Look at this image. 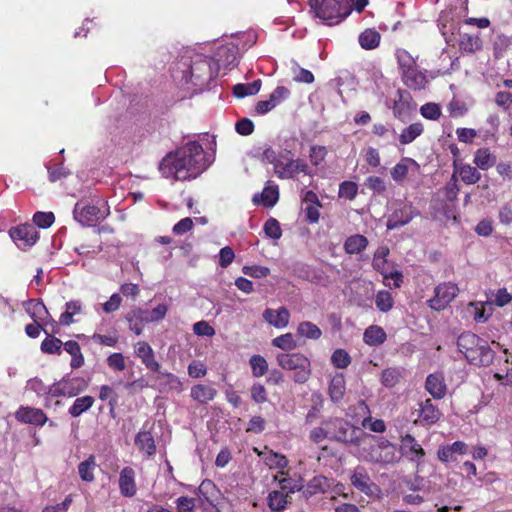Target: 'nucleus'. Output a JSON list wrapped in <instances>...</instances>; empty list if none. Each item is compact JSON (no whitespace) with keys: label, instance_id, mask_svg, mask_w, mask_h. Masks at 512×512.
Segmentation results:
<instances>
[{"label":"nucleus","instance_id":"f257e3e1","mask_svg":"<svg viewBox=\"0 0 512 512\" xmlns=\"http://www.w3.org/2000/svg\"><path fill=\"white\" fill-rule=\"evenodd\" d=\"M209 166L210 162L201 144L190 141L175 152L167 154L159 168L164 177L188 181L200 176Z\"/></svg>","mask_w":512,"mask_h":512},{"label":"nucleus","instance_id":"f03ea898","mask_svg":"<svg viewBox=\"0 0 512 512\" xmlns=\"http://www.w3.org/2000/svg\"><path fill=\"white\" fill-rule=\"evenodd\" d=\"M457 348L469 364L477 367H487L493 363L495 358V351L489 342L470 331L463 332L458 336Z\"/></svg>","mask_w":512,"mask_h":512},{"label":"nucleus","instance_id":"7ed1b4c3","mask_svg":"<svg viewBox=\"0 0 512 512\" xmlns=\"http://www.w3.org/2000/svg\"><path fill=\"white\" fill-rule=\"evenodd\" d=\"M352 0H309L311 11L329 25L339 23L351 13Z\"/></svg>","mask_w":512,"mask_h":512},{"label":"nucleus","instance_id":"20e7f679","mask_svg":"<svg viewBox=\"0 0 512 512\" xmlns=\"http://www.w3.org/2000/svg\"><path fill=\"white\" fill-rule=\"evenodd\" d=\"M276 361L282 369L294 371L293 380L296 383L303 384L311 376V362L301 352L279 353Z\"/></svg>","mask_w":512,"mask_h":512},{"label":"nucleus","instance_id":"39448f33","mask_svg":"<svg viewBox=\"0 0 512 512\" xmlns=\"http://www.w3.org/2000/svg\"><path fill=\"white\" fill-rule=\"evenodd\" d=\"M274 172L280 179H292L298 173L310 174L307 163L302 159H294L292 151L288 149L278 152Z\"/></svg>","mask_w":512,"mask_h":512},{"label":"nucleus","instance_id":"423d86ee","mask_svg":"<svg viewBox=\"0 0 512 512\" xmlns=\"http://www.w3.org/2000/svg\"><path fill=\"white\" fill-rule=\"evenodd\" d=\"M328 439L341 443L359 444L357 429L343 418L335 417L323 421Z\"/></svg>","mask_w":512,"mask_h":512},{"label":"nucleus","instance_id":"0eeeda50","mask_svg":"<svg viewBox=\"0 0 512 512\" xmlns=\"http://www.w3.org/2000/svg\"><path fill=\"white\" fill-rule=\"evenodd\" d=\"M218 75L215 61L212 57L198 55L190 65V79L195 86H204Z\"/></svg>","mask_w":512,"mask_h":512},{"label":"nucleus","instance_id":"6e6552de","mask_svg":"<svg viewBox=\"0 0 512 512\" xmlns=\"http://www.w3.org/2000/svg\"><path fill=\"white\" fill-rule=\"evenodd\" d=\"M104 207L105 209L103 210L95 205L77 203L74 208V218L82 226H93L109 216L110 210L106 203H104Z\"/></svg>","mask_w":512,"mask_h":512},{"label":"nucleus","instance_id":"1a4fd4ad","mask_svg":"<svg viewBox=\"0 0 512 512\" xmlns=\"http://www.w3.org/2000/svg\"><path fill=\"white\" fill-rule=\"evenodd\" d=\"M458 293L459 288L455 283H440L434 289V297L427 301L428 306L435 311H442L454 300Z\"/></svg>","mask_w":512,"mask_h":512},{"label":"nucleus","instance_id":"9d476101","mask_svg":"<svg viewBox=\"0 0 512 512\" xmlns=\"http://www.w3.org/2000/svg\"><path fill=\"white\" fill-rule=\"evenodd\" d=\"M10 237L21 250L32 247L39 239V233L31 224L19 225L10 230Z\"/></svg>","mask_w":512,"mask_h":512},{"label":"nucleus","instance_id":"9b49d317","mask_svg":"<svg viewBox=\"0 0 512 512\" xmlns=\"http://www.w3.org/2000/svg\"><path fill=\"white\" fill-rule=\"evenodd\" d=\"M400 451L409 461L416 463L417 466L423 463L425 451L411 434L401 436Z\"/></svg>","mask_w":512,"mask_h":512},{"label":"nucleus","instance_id":"f8f14e48","mask_svg":"<svg viewBox=\"0 0 512 512\" xmlns=\"http://www.w3.org/2000/svg\"><path fill=\"white\" fill-rule=\"evenodd\" d=\"M290 96V90L284 86H277L269 95V99L261 100L256 104L255 111L259 115H264L280 105Z\"/></svg>","mask_w":512,"mask_h":512},{"label":"nucleus","instance_id":"ddd939ff","mask_svg":"<svg viewBox=\"0 0 512 512\" xmlns=\"http://www.w3.org/2000/svg\"><path fill=\"white\" fill-rule=\"evenodd\" d=\"M15 419L20 423L36 426H43L48 421L43 410L30 406H20L15 412Z\"/></svg>","mask_w":512,"mask_h":512},{"label":"nucleus","instance_id":"4468645a","mask_svg":"<svg viewBox=\"0 0 512 512\" xmlns=\"http://www.w3.org/2000/svg\"><path fill=\"white\" fill-rule=\"evenodd\" d=\"M414 106L410 93L407 90L398 89L397 98L394 100L392 108L394 117L404 121L410 116Z\"/></svg>","mask_w":512,"mask_h":512},{"label":"nucleus","instance_id":"2eb2a0df","mask_svg":"<svg viewBox=\"0 0 512 512\" xmlns=\"http://www.w3.org/2000/svg\"><path fill=\"white\" fill-rule=\"evenodd\" d=\"M372 457L380 464H393L398 461L396 446L387 439H381L377 447L373 449Z\"/></svg>","mask_w":512,"mask_h":512},{"label":"nucleus","instance_id":"dca6fc26","mask_svg":"<svg viewBox=\"0 0 512 512\" xmlns=\"http://www.w3.org/2000/svg\"><path fill=\"white\" fill-rule=\"evenodd\" d=\"M401 79L404 85L413 91L424 90L429 83L426 71L419 69L418 65L402 73Z\"/></svg>","mask_w":512,"mask_h":512},{"label":"nucleus","instance_id":"f3484780","mask_svg":"<svg viewBox=\"0 0 512 512\" xmlns=\"http://www.w3.org/2000/svg\"><path fill=\"white\" fill-rule=\"evenodd\" d=\"M351 484L361 493L371 496L377 486L371 481L366 469L362 466L355 468L350 477Z\"/></svg>","mask_w":512,"mask_h":512},{"label":"nucleus","instance_id":"a211bd4d","mask_svg":"<svg viewBox=\"0 0 512 512\" xmlns=\"http://www.w3.org/2000/svg\"><path fill=\"white\" fill-rule=\"evenodd\" d=\"M331 488V481L323 475L314 476L306 485L301 486L304 498L309 499L319 494H325Z\"/></svg>","mask_w":512,"mask_h":512},{"label":"nucleus","instance_id":"6ab92c4d","mask_svg":"<svg viewBox=\"0 0 512 512\" xmlns=\"http://www.w3.org/2000/svg\"><path fill=\"white\" fill-rule=\"evenodd\" d=\"M425 389L434 399H443L447 393L444 374L442 372L429 374L425 381Z\"/></svg>","mask_w":512,"mask_h":512},{"label":"nucleus","instance_id":"aec40b11","mask_svg":"<svg viewBox=\"0 0 512 512\" xmlns=\"http://www.w3.org/2000/svg\"><path fill=\"white\" fill-rule=\"evenodd\" d=\"M468 453V445L463 441H455L450 445H442L437 451V457L442 463L455 462L456 455H465Z\"/></svg>","mask_w":512,"mask_h":512},{"label":"nucleus","instance_id":"412c9836","mask_svg":"<svg viewBox=\"0 0 512 512\" xmlns=\"http://www.w3.org/2000/svg\"><path fill=\"white\" fill-rule=\"evenodd\" d=\"M441 417V412L439 408L434 405L431 399H426L425 401L419 404L418 410V420L415 421L417 423H421L422 425L431 426L438 422Z\"/></svg>","mask_w":512,"mask_h":512},{"label":"nucleus","instance_id":"4be33fe9","mask_svg":"<svg viewBox=\"0 0 512 512\" xmlns=\"http://www.w3.org/2000/svg\"><path fill=\"white\" fill-rule=\"evenodd\" d=\"M263 318L269 325L282 329L289 324L290 312L284 306L278 309L267 308L263 312Z\"/></svg>","mask_w":512,"mask_h":512},{"label":"nucleus","instance_id":"5701e85b","mask_svg":"<svg viewBox=\"0 0 512 512\" xmlns=\"http://www.w3.org/2000/svg\"><path fill=\"white\" fill-rule=\"evenodd\" d=\"M419 213L415 210V208L411 204H404L399 209H396L389 221L388 228H397L408 224L415 216Z\"/></svg>","mask_w":512,"mask_h":512},{"label":"nucleus","instance_id":"b1692460","mask_svg":"<svg viewBox=\"0 0 512 512\" xmlns=\"http://www.w3.org/2000/svg\"><path fill=\"white\" fill-rule=\"evenodd\" d=\"M135 354L141 359L145 367L153 372H159L160 364L155 360L154 351L145 341H139L135 345Z\"/></svg>","mask_w":512,"mask_h":512},{"label":"nucleus","instance_id":"393cba45","mask_svg":"<svg viewBox=\"0 0 512 512\" xmlns=\"http://www.w3.org/2000/svg\"><path fill=\"white\" fill-rule=\"evenodd\" d=\"M119 490L124 497H133L137 492L135 471L132 467H124L119 476Z\"/></svg>","mask_w":512,"mask_h":512},{"label":"nucleus","instance_id":"a878e982","mask_svg":"<svg viewBox=\"0 0 512 512\" xmlns=\"http://www.w3.org/2000/svg\"><path fill=\"white\" fill-rule=\"evenodd\" d=\"M238 47L233 44L221 45L215 52V66L219 70L220 66L227 67L236 62L238 57Z\"/></svg>","mask_w":512,"mask_h":512},{"label":"nucleus","instance_id":"bb28decb","mask_svg":"<svg viewBox=\"0 0 512 512\" xmlns=\"http://www.w3.org/2000/svg\"><path fill=\"white\" fill-rule=\"evenodd\" d=\"M357 409L359 413H362L366 415L364 419L362 420V426L364 428H369L371 431L376 433H383L386 430V424L384 420L382 419H373L371 417V412L369 409V406L367 405L366 401L360 400L357 404Z\"/></svg>","mask_w":512,"mask_h":512},{"label":"nucleus","instance_id":"cd10ccee","mask_svg":"<svg viewBox=\"0 0 512 512\" xmlns=\"http://www.w3.org/2000/svg\"><path fill=\"white\" fill-rule=\"evenodd\" d=\"M135 445L147 457H151L156 453L155 440L150 431L140 430L135 437Z\"/></svg>","mask_w":512,"mask_h":512},{"label":"nucleus","instance_id":"c85d7f7f","mask_svg":"<svg viewBox=\"0 0 512 512\" xmlns=\"http://www.w3.org/2000/svg\"><path fill=\"white\" fill-rule=\"evenodd\" d=\"M453 167V174H458L461 180L467 185L475 184L481 179V173L476 167L469 164H458L457 161L453 162Z\"/></svg>","mask_w":512,"mask_h":512},{"label":"nucleus","instance_id":"c756f323","mask_svg":"<svg viewBox=\"0 0 512 512\" xmlns=\"http://www.w3.org/2000/svg\"><path fill=\"white\" fill-rule=\"evenodd\" d=\"M217 396V390L206 384H196L191 387L190 397L199 404H207Z\"/></svg>","mask_w":512,"mask_h":512},{"label":"nucleus","instance_id":"7c9ffc66","mask_svg":"<svg viewBox=\"0 0 512 512\" xmlns=\"http://www.w3.org/2000/svg\"><path fill=\"white\" fill-rule=\"evenodd\" d=\"M61 385L64 387L66 397H75L88 388V381L83 377H63Z\"/></svg>","mask_w":512,"mask_h":512},{"label":"nucleus","instance_id":"2f4dec72","mask_svg":"<svg viewBox=\"0 0 512 512\" xmlns=\"http://www.w3.org/2000/svg\"><path fill=\"white\" fill-rule=\"evenodd\" d=\"M291 502L292 497L284 494L283 491L274 490L267 496V505L271 512H282Z\"/></svg>","mask_w":512,"mask_h":512},{"label":"nucleus","instance_id":"473e14b6","mask_svg":"<svg viewBox=\"0 0 512 512\" xmlns=\"http://www.w3.org/2000/svg\"><path fill=\"white\" fill-rule=\"evenodd\" d=\"M346 392V381L343 374L335 375L328 386V395L333 403H340Z\"/></svg>","mask_w":512,"mask_h":512},{"label":"nucleus","instance_id":"72a5a7b5","mask_svg":"<svg viewBox=\"0 0 512 512\" xmlns=\"http://www.w3.org/2000/svg\"><path fill=\"white\" fill-rule=\"evenodd\" d=\"M279 199V189L277 185L265 186L260 194L253 196L254 204H262L264 207H273Z\"/></svg>","mask_w":512,"mask_h":512},{"label":"nucleus","instance_id":"f704fd0d","mask_svg":"<svg viewBox=\"0 0 512 512\" xmlns=\"http://www.w3.org/2000/svg\"><path fill=\"white\" fill-rule=\"evenodd\" d=\"M26 311L34 320V322H46L50 317L48 309L39 299H30L26 303Z\"/></svg>","mask_w":512,"mask_h":512},{"label":"nucleus","instance_id":"c9c22d12","mask_svg":"<svg viewBox=\"0 0 512 512\" xmlns=\"http://www.w3.org/2000/svg\"><path fill=\"white\" fill-rule=\"evenodd\" d=\"M129 328L136 335H140L143 331V324L148 321V311L143 309H134L126 315Z\"/></svg>","mask_w":512,"mask_h":512},{"label":"nucleus","instance_id":"e433bc0d","mask_svg":"<svg viewBox=\"0 0 512 512\" xmlns=\"http://www.w3.org/2000/svg\"><path fill=\"white\" fill-rule=\"evenodd\" d=\"M387 339L384 329L377 325H371L365 329L363 341L369 346H379Z\"/></svg>","mask_w":512,"mask_h":512},{"label":"nucleus","instance_id":"4c0bfd02","mask_svg":"<svg viewBox=\"0 0 512 512\" xmlns=\"http://www.w3.org/2000/svg\"><path fill=\"white\" fill-rule=\"evenodd\" d=\"M274 480L278 481L280 490L284 494L290 495L296 491H301V485L299 481L291 478L285 471H280L274 476Z\"/></svg>","mask_w":512,"mask_h":512},{"label":"nucleus","instance_id":"58836bf2","mask_svg":"<svg viewBox=\"0 0 512 512\" xmlns=\"http://www.w3.org/2000/svg\"><path fill=\"white\" fill-rule=\"evenodd\" d=\"M368 246V239L361 234L349 236L344 242V250L347 254H359Z\"/></svg>","mask_w":512,"mask_h":512},{"label":"nucleus","instance_id":"ea45409f","mask_svg":"<svg viewBox=\"0 0 512 512\" xmlns=\"http://www.w3.org/2000/svg\"><path fill=\"white\" fill-rule=\"evenodd\" d=\"M403 378V369L400 367H388L381 373L380 381L386 388H394Z\"/></svg>","mask_w":512,"mask_h":512},{"label":"nucleus","instance_id":"a19ab883","mask_svg":"<svg viewBox=\"0 0 512 512\" xmlns=\"http://www.w3.org/2000/svg\"><path fill=\"white\" fill-rule=\"evenodd\" d=\"M64 350L71 355L72 359L70 362V366L73 369H78L84 365V356L81 352V347L78 342L74 340H69L63 343Z\"/></svg>","mask_w":512,"mask_h":512},{"label":"nucleus","instance_id":"79ce46f5","mask_svg":"<svg viewBox=\"0 0 512 512\" xmlns=\"http://www.w3.org/2000/svg\"><path fill=\"white\" fill-rule=\"evenodd\" d=\"M458 45L463 53H474L482 49V41L478 35L463 34L460 36Z\"/></svg>","mask_w":512,"mask_h":512},{"label":"nucleus","instance_id":"37998d69","mask_svg":"<svg viewBox=\"0 0 512 512\" xmlns=\"http://www.w3.org/2000/svg\"><path fill=\"white\" fill-rule=\"evenodd\" d=\"M474 163L481 170H488L496 163V157L488 148H480L474 154Z\"/></svg>","mask_w":512,"mask_h":512},{"label":"nucleus","instance_id":"c03bdc74","mask_svg":"<svg viewBox=\"0 0 512 512\" xmlns=\"http://www.w3.org/2000/svg\"><path fill=\"white\" fill-rule=\"evenodd\" d=\"M359 44L365 50H372L379 46L381 35L375 29H365L359 35Z\"/></svg>","mask_w":512,"mask_h":512},{"label":"nucleus","instance_id":"a18cd8bd","mask_svg":"<svg viewBox=\"0 0 512 512\" xmlns=\"http://www.w3.org/2000/svg\"><path fill=\"white\" fill-rule=\"evenodd\" d=\"M296 334L310 340H318L322 336L321 329L310 321H302L297 326Z\"/></svg>","mask_w":512,"mask_h":512},{"label":"nucleus","instance_id":"49530a36","mask_svg":"<svg viewBox=\"0 0 512 512\" xmlns=\"http://www.w3.org/2000/svg\"><path fill=\"white\" fill-rule=\"evenodd\" d=\"M47 337L41 343V351L45 354L60 355L62 352L63 342L43 329Z\"/></svg>","mask_w":512,"mask_h":512},{"label":"nucleus","instance_id":"de8ad7c7","mask_svg":"<svg viewBox=\"0 0 512 512\" xmlns=\"http://www.w3.org/2000/svg\"><path fill=\"white\" fill-rule=\"evenodd\" d=\"M82 312V304L78 300L69 301L65 304V311L59 317V323L68 326L73 323V316Z\"/></svg>","mask_w":512,"mask_h":512},{"label":"nucleus","instance_id":"09e8293b","mask_svg":"<svg viewBox=\"0 0 512 512\" xmlns=\"http://www.w3.org/2000/svg\"><path fill=\"white\" fill-rule=\"evenodd\" d=\"M400 74L409 71L411 68L417 66L416 58H414L407 50L398 48L395 51Z\"/></svg>","mask_w":512,"mask_h":512},{"label":"nucleus","instance_id":"8fccbe9b","mask_svg":"<svg viewBox=\"0 0 512 512\" xmlns=\"http://www.w3.org/2000/svg\"><path fill=\"white\" fill-rule=\"evenodd\" d=\"M261 80L257 79L251 83H239L233 87V95L236 98H244L246 96L255 95L261 88Z\"/></svg>","mask_w":512,"mask_h":512},{"label":"nucleus","instance_id":"3c124183","mask_svg":"<svg viewBox=\"0 0 512 512\" xmlns=\"http://www.w3.org/2000/svg\"><path fill=\"white\" fill-rule=\"evenodd\" d=\"M94 401V398L89 395L76 398L72 406L68 409V412L72 417H79L93 406Z\"/></svg>","mask_w":512,"mask_h":512},{"label":"nucleus","instance_id":"603ef678","mask_svg":"<svg viewBox=\"0 0 512 512\" xmlns=\"http://www.w3.org/2000/svg\"><path fill=\"white\" fill-rule=\"evenodd\" d=\"M423 131L424 128L421 123H412L401 131L399 135V141L403 145L410 144L417 137H419L423 133Z\"/></svg>","mask_w":512,"mask_h":512},{"label":"nucleus","instance_id":"864d4df0","mask_svg":"<svg viewBox=\"0 0 512 512\" xmlns=\"http://www.w3.org/2000/svg\"><path fill=\"white\" fill-rule=\"evenodd\" d=\"M96 466L94 455H90L86 460L78 465V473L80 478L85 482L94 481V469Z\"/></svg>","mask_w":512,"mask_h":512},{"label":"nucleus","instance_id":"5fc2aeb1","mask_svg":"<svg viewBox=\"0 0 512 512\" xmlns=\"http://www.w3.org/2000/svg\"><path fill=\"white\" fill-rule=\"evenodd\" d=\"M407 163L416 165V161L412 158H403L399 163H397L392 169H391V177L392 179L397 182L401 183L406 178L408 174V165Z\"/></svg>","mask_w":512,"mask_h":512},{"label":"nucleus","instance_id":"6e6d98bb","mask_svg":"<svg viewBox=\"0 0 512 512\" xmlns=\"http://www.w3.org/2000/svg\"><path fill=\"white\" fill-rule=\"evenodd\" d=\"M272 345L284 351H291L298 347L292 333H285L274 338Z\"/></svg>","mask_w":512,"mask_h":512},{"label":"nucleus","instance_id":"4d7b16f0","mask_svg":"<svg viewBox=\"0 0 512 512\" xmlns=\"http://www.w3.org/2000/svg\"><path fill=\"white\" fill-rule=\"evenodd\" d=\"M249 364L251 366L254 377H261L268 371V362L261 355H253L250 357Z\"/></svg>","mask_w":512,"mask_h":512},{"label":"nucleus","instance_id":"13d9d810","mask_svg":"<svg viewBox=\"0 0 512 512\" xmlns=\"http://www.w3.org/2000/svg\"><path fill=\"white\" fill-rule=\"evenodd\" d=\"M358 194V185L353 181H343L339 184L338 196L352 201Z\"/></svg>","mask_w":512,"mask_h":512},{"label":"nucleus","instance_id":"bf43d9fd","mask_svg":"<svg viewBox=\"0 0 512 512\" xmlns=\"http://www.w3.org/2000/svg\"><path fill=\"white\" fill-rule=\"evenodd\" d=\"M375 304L381 312H388L392 309L394 300L390 292L381 290L376 294Z\"/></svg>","mask_w":512,"mask_h":512},{"label":"nucleus","instance_id":"052dcab7","mask_svg":"<svg viewBox=\"0 0 512 512\" xmlns=\"http://www.w3.org/2000/svg\"><path fill=\"white\" fill-rule=\"evenodd\" d=\"M328 150L325 146L313 145L310 148L309 159L313 166L318 167L325 162Z\"/></svg>","mask_w":512,"mask_h":512},{"label":"nucleus","instance_id":"680f3d73","mask_svg":"<svg viewBox=\"0 0 512 512\" xmlns=\"http://www.w3.org/2000/svg\"><path fill=\"white\" fill-rule=\"evenodd\" d=\"M331 363L338 369H345L351 363V357L344 349H336L331 355Z\"/></svg>","mask_w":512,"mask_h":512},{"label":"nucleus","instance_id":"e2e57ef3","mask_svg":"<svg viewBox=\"0 0 512 512\" xmlns=\"http://www.w3.org/2000/svg\"><path fill=\"white\" fill-rule=\"evenodd\" d=\"M91 340L99 345L115 347L119 341V336L116 330H113L111 333L107 335H102L99 333H94L91 336Z\"/></svg>","mask_w":512,"mask_h":512},{"label":"nucleus","instance_id":"0e129e2a","mask_svg":"<svg viewBox=\"0 0 512 512\" xmlns=\"http://www.w3.org/2000/svg\"><path fill=\"white\" fill-rule=\"evenodd\" d=\"M389 254V249L387 247H379L376 252L374 253L372 266L373 268L380 272L381 274L385 271V265H386V257Z\"/></svg>","mask_w":512,"mask_h":512},{"label":"nucleus","instance_id":"69168bd1","mask_svg":"<svg viewBox=\"0 0 512 512\" xmlns=\"http://www.w3.org/2000/svg\"><path fill=\"white\" fill-rule=\"evenodd\" d=\"M33 222L36 226L46 229L55 222V215L53 212L38 211L33 216Z\"/></svg>","mask_w":512,"mask_h":512},{"label":"nucleus","instance_id":"338daca9","mask_svg":"<svg viewBox=\"0 0 512 512\" xmlns=\"http://www.w3.org/2000/svg\"><path fill=\"white\" fill-rule=\"evenodd\" d=\"M264 232L267 237L272 238L274 240L280 239L282 236V230L280 227V223L275 218H269L264 224Z\"/></svg>","mask_w":512,"mask_h":512},{"label":"nucleus","instance_id":"774afa93","mask_svg":"<svg viewBox=\"0 0 512 512\" xmlns=\"http://www.w3.org/2000/svg\"><path fill=\"white\" fill-rule=\"evenodd\" d=\"M421 115L428 120H438L441 116V108L438 104L429 102L421 106Z\"/></svg>","mask_w":512,"mask_h":512}]
</instances>
